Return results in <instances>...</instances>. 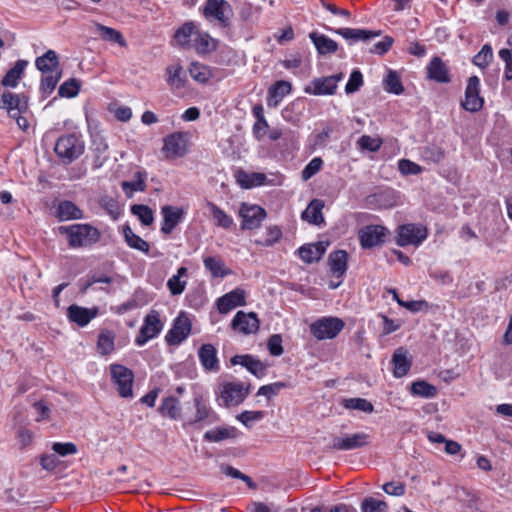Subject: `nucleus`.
<instances>
[{
	"mask_svg": "<svg viewBox=\"0 0 512 512\" xmlns=\"http://www.w3.org/2000/svg\"><path fill=\"white\" fill-rule=\"evenodd\" d=\"M27 65L28 62L26 60L20 59L16 61L14 66L10 70H8L7 73L4 75L1 81L2 85L11 88L16 87Z\"/></svg>",
	"mask_w": 512,
	"mask_h": 512,
	"instance_id": "f704fd0d",
	"label": "nucleus"
},
{
	"mask_svg": "<svg viewBox=\"0 0 512 512\" xmlns=\"http://www.w3.org/2000/svg\"><path fill=\"white\" fill-rule=\"evenodd\" d=\"M343 79V74L315 78L310 85L305 88L307 94L312 95H333L337 89L338 83Z\"/></svg>",
	"mask_w": 512,
	"mask_h": 512,
	"instance_id": "f8f14e48",
	"label": "nucleus"
},
{
	"mask_svg": "<svg viewBox=\"0 0 512 512\" xmlns=\"http://www.w3.org/2000/svg\"><path fill=\"white\" fill-rule=\"evenodd\" d=\"M110 374L119 395L123 398H132L134 382L132 370L120 364H111Z\"/></svg>",
	"mask_w": 512,
	"mask_h": 512,
	"instance_id": "39448f33",
	"label": "nucleus"
},
{
	"mask_svg": "<svg viewBox=\"0 0 512 512\" xmlns=\"http://www.w3.org/2000/svg\"><path fill=\"white\" fill-rule=\"evenodd\" d=\"M238 214L242 219V230H253L259 228L267 216L264 208L248 203L241 204Z\"/></svg>",
	"mask_w": 512,
	"mask_h": 512,
	"instance_id": "1a4fd4ad",
	"label": "nucleus"
},
{
	"mask_svg": "<svg viewBox=\"0 0 512 512\" xmlns=\"http://www.w3.org/2000/svg\"><path fill=\"white\" fill-rule=\"evenodd\" d=\"M189 74L199 83H206L212 77L211 69L207 65L198 62L191 63Z\"/></svg>",
	"mask_w": 512,
	"mask_h": 512,
	"instance_id": "a18cd8bd",
	"label": "nucleus"
},
{
	"mask_svg": "<svg viewBox=\"0 0 512 512\" xmlns=\"http://www.w3.org/2000/svg\"><path fill=\"white\" fill-rule=\"evenodd\" d=\"M399 171L403 175H417L422 171V167L408 159H401L398 162Z\"/></svg>",
	"mask_w": 512,
	"mask_h": 512,
	"instance_id": "e2e57ef3",
	"label": "nucleus"
},
{
	"mask_svg": "<svg viewBox=\"0 0 512 512\" xmlns=\"http://www.w3.org/2000/svg\"><path fill=\"white\" fill-rule=\"evenodd\" d=\"M428 236V230L421 224H403L397 229V244L400 247L407 245L418 246Z\"/></svg>",
	"mask_w": 512,
	"mask_h": 512,
	"instance_id": "423d86ee",
	"label": "nucleus"
},
{
	"mask_svg": "<svg viewBox=\"0 0 512 512\" xmlns=\"http://www.w3.org/2000/svg\"><path fill=\"white\" fill-rule=\"evenodd\" d=\"M97 29L103 39L117 43L122 47L126 45V42L119 31L100 24L97 26Z\"/></svg>",
	"mask_w": 512,
	"mask_h": 512,
	"instance_id": "5fc2aeb1",
	"label": "nucleus"
},
{
	"mask_svg": "<svg viewBox=\"0 0 512 512\" xmlns=\"http://www.w3.org/2000/svg\"><path fill=\"white\" fill-rule=\"evenodd\" d=\"M265 416L263 411H243L239 415H237V420H239L244 426L250 428L253 423L262 420Z\"/></svg>",
	"mask_w": 512,
	"mask_h": 512,
	"instance_id": "4d7b16f0",
	"label": "nucleus"
},
{
	"mask_svg": "<svg viewBox=\"0 0 512 512\" xmlns=\"http://www.w3.org/2000/svg\"><path fill=\"white\" fill-rule=\"evenodd\" d=\"M427 75L438 83L450 82L449 71L446 64L439 58L434 57L427 65Z\"/></svg>",
	"mask_w": 512,
	"mask_h": 512,
	"instance_id": "a878e982",
	"label": "nucleus"
},
{
	"mask_svg": "<svg viewBox=\"0 0 512 512\" xmlns=\"http://www.w3.org/2000/svg\"><path fill=\"white\" fill-rule=\"evenodd\" d=\"M388 230L381 225H368L359 231L360 244L365 249L378 246L385 242Z\"/></svg>",
	"mask_w": 512,
	"mask_h": 512,
	"instance_id": "dca6fc26",
	"label": "nucleus"
},
{
	"mask_svg": "<svg viewBox=\"0 0 512 512\" xmlns=\"http://www.w3.org/2000/svg\"><path fill=\"white\" fill-rule=\"evenodd\" d=\"M391 362L393 365V375L396 378L407 375L412 365L411 356L403 347H399L394 351Z\"/></svg>",
	"mask_w": 512,
	"mask_h": 512,
	"instance_id": "4be33fe9",
	"label": "nucleus"
},
{
	"mask_svg": "<svg viewBox=\"0 0 512 512\" xmlns=\"http://www.w3.org/2000/svg\"><path fill=\"white\" fill-rule=\"evenodd\" d=\"M56 216L60 221L82 219V211L71 201H62L59 203Z\"/></svg>",
	"mask_w": 512,
	"mask_h": 512,
	"instance_id": "72a5a7b5",
	"label": "nucleus"
},
{
	"mask_svg": "<svg viewBox=\"0 0 512 512\" xmlns=\"http://www.w3.org/2000/svg\"><path fill=\"white\" fill-rule=\"evenodd\" d=\"M480 80L477 76L468 78L465 90V99L462 102V107L469 112L479 111L484 104V100L480 97Z\"/></svg>",
	"mask_w": 512,
	"mask_h": 512,
	"instance_id": "4468645a",
	"label": "nucleus"
},
{
	"mask_svg": "<svg viewBox=\"0 0 512 512\" xmlns=\"http://www.w3.org/2000/svg\"><path fill=\"white\" fill-rule=\"evenodd\" d=\"M345 323L337 317H323L310 325L311 334L318 340L335 338L344 328Z\"/></svg>",
	"mask_w": 512,
	"mask_h": 512,
	"instance_id": "20e7f679",
	"label": "nucleus"
},
{
	"mask_svg": "<svg viewBox=\"0 0 512 512\" xmlns=\"http://www.w3.org/2000/svg\"><path fill=\"white\" fill-rule=\"evenodd\" d=\"M291 83L284 80L276 81L268 90L267 105L277 107L279 102L291 92Z\"/></svg>",
	"mask_w": 512,
	"mask_h": 512,
	"instance_id": "cd10ccee",
	"label": "nucleus"
},
{
	"mask_svg": "<svg viewBox=\"0 0 512 512\" xmlns=\"http://www.w3.org/2000/svg\"><path fill=\"white\" fill-rule=\"evenodd\" d=\"M323 165V161L320 157L313 158L302 170L301 176L304 181L309 180L312 178L315 174H317Z\"/></svg>",
	"mask_w": 512,
	"mask_h": 512,
	"instance_id": "13d9d810",
	"label": "nucleus"
},
{
	"mask_svg": "<svg viewBox=\"0 0 512 512\" xmlns=\"http://www.w3.org/2000/svg\"><path fill=\"white\" fill-rule=\"evenodd\" d=\"M343 406L350 410H359L365 413L373 412V405L364 398H348L343 400Z\"/></svg>",
	"mask_w": 512,
	"mask_h": 512,
	"instance_id": "de8ad7c7",
	"label": "nucleus"
},
{
	"mask_svg": "<svg viewBox=\"0 0 512 512\" xmlns=\"http://www.w3.org/2000/svg\"><path fill=\"white\" fill-rule=\"evenodd\" d=\"M299 257L306 263L318 261L321 258V252L314 251L313 245H304L298 249Z\"/></svg>",
	"mask_w": 512,
	"mask_h": 512,
	"instance_id": "052dcab7",
	"label": "nucleus"
},
{
	"mask_svg": "<svg viewBox=\"0 0 512 512\" xmlns=\"http://www.w3.org/2000/svg\"><path fill=\"white\" fill-rule=\"evenodd\" d=\"M52 449L55 453L60 456H67L71 454H75L77 452V447L73 443H60L56 442L53 444Z\"/></svg>",
	"mask_w": 512,
	"mask_h": 512,
	"instance_id": "774afa93",
	"label": "nucleus"
},
{
	"mask_svg": "<svg viewBox=\"0 0 512 512\" xmlns=\"http://www.w3.org/2000/svg\"><path fill=\"white\" fill-rule=\"evenodd\" d=\"M385 493L391 496L400 497L406 492V485L402 482H387L382 486Z\"/></svg>",
	"mask_w": 512,
	"mask_h": 512,
	"instance_id": "69168bd1",
	"label": "nucleus"
},
{
	"mask_svg": "<svg viewBox=\"0 0 512 512\" xmlns=\"http://www.w3.org/2000/svg\"><path fill=\"white\" fill-rule=\"evenodd\" d=\"M230 362L232 365H242L257 378H262L266 374V366L252 355H235Z\"/></svg>",
	"mask_w": 512,
	"mask_h": 512,
	"instance_id": "5701e85b",
	"label": "nucleus"
},
{
	"mask_svg": "<svg viewBox=\"0 0 512 512\" xmlns=\"http://www.w3.org/2000/svg\"><path fill=\"white\" fill-rule=\"evenodd\" d=\"M62 77V71L57 73L44 74L41 78L40 90L44 96L50 95L56 88L59 80Z\"/></svg>",
	"mask_w": 512,
	"mask_h": 512,
	"instance_id": "49530a36",
	"label": "nucleus"
},
{
	"mask_svg": "<svg viewBox=\"0 0 512 512\" xmlns=\"http://www.w3.org/2000/svg\"><path fill=\"white\" fill-rule=\"evenodd\" d=\"M99 314V308L94 306L86 308L77 304H72L67 308V318L70 322L79 327L87 326Z\"/></svg>",
	"mask_w": 512,
	"mask_h": 512,
	"instance_id": "f3484780",
	"label": "nucleus"
},
{
	"mask_svg": "<svg viewBox=\"0 0 512 512\" xmlns=\"http://www.w3.org/2000/svg\"><path fill=\"white\" fill-rule=\"evenodd\" d=\"M163 323L157 311H150L144 318L135 344L139 347L146 344L150 339L155 338L162 330Z\"/></svg>",
	"mask_w": 512,
	"mask_h": 512,
	"instance_id": "9b49d317",
	"label": "nucleus"
},
{
	"mask_svg": "<svg viewBox=\"0 0 512 512\" xmlns=\"http://www.w3.org/2000/svg\"><path fill=\"white\" fill-rule=\"evenodd\" d=\"M123 235L125 242L130 248L141 251L143 253L149 252L150 246L148 242L143 240L140 236L136 235L130 226H124Z\"/></svg>",
	"mask_w": 512,
	"mask_h": 512,
	"instance_id": "58836bf2",
	"label": "nucleus"
},
{
	"mask_svg": "<svg viewBox=\"0 0 512 512\" xmlns=\"http://www.w3.org/2000/svg\"><path fill=\"white\" fill-rule=\"evenodd\" d=\"M188 276V270L186 267H179L177 270V274L173 275L167 281V287L172 295H180L186 287V280H181L182 278H186Z\"/></svg>",
	"mask_w": 512,
	"mask_h": 512,
	"instance_id": "ea45409f",
	"label": "nucleus"
},
{
	"mask_svg": "<svg viewBox=\"0 0 512 512\" xmlns=\"http://www.w3.org/2000/svg\"><path fill=\"white\" fill-rule=\"evenodd\" d=\"M492 59V47L489 44H485L481 50L473 57V64L481 69H484L491 63Z\"/></svg>",
	"mask_w": 512,
	"mask_h": 512,
	"instance_id": "8fccbe9b",
	"label": "nucleus"
},
{
	"mask_svg": "<svg viewBox=\"0 0 512 512\" xmlns=\"http://www.w3.org/2000/svg\"><path fill=\"white\" fill-rule=\"evenodd\" d=\"M198 357L206 371L217 372L219 370L217 350L212 344H203L199 348Z\"/></svg>",
	"mask_w": 512,
	"mask_h": 512,
	"instance_id": "b1692460",
	"label": "nucleus"
},
{
	"mask_svg": "<svg viewBox=\"0 0 512 512\" xmlns=\"http://www.w3.org/2000/svg\"><path fill=\"white\" fill-rule=\"evenodd\" d=\"M248 394L249 386L244 387L242 383H226L220 391L219 405L225 407L237 406L245 400Z\"/></svg>",
	"mask_w": 512,
	"mask_h": 512,
	"instance_id": "9d476101",
	"label": "nucleus"
},
{
	"mask_svg": "<svg viewBox=\"0 0 512 512\" xmlns=\"http://www.w3.org/2000/svg\"><path fill=\"white\" fill-rule=\"evenodd\" d=\"M203 15L209 21H216L221 27H227L233 16V10L225 0H206Z\"/></svg>",
	"mask_w": 512,
	"mask_h": 512,
	"instance_id": "7ed1b4c3",
	"label": "nucleus"
},
{
	"mask_svg": "<svg viewBox=\"0 0 512 512\" xmlns=\"http://www.w3.org/2000/svg\"><path fill=\"white\" fill-rule=\"evenodd\" d=\"M286 387V383L284 382H275L268 385H263L258 389L257 395L265 396L268 399L277 395L281 389Z\"/></svg>",
	"mask_w": 512,
	"mask_h": 512,
	"instance_id": "680f3d73",
	"label": "nucleus"
},
{
	"mask_svg": "<svg viewBox=\"0 0 512 512\" xmlns=\"http://www.w3.org/2000/svg\"><path fill=\"white\" fill-rule=\"evenodd\" d=\"M370 436L364 432L334 436L328 446L330 450L348 451L368 446Z\"/></svg>",
	"mask_w": 512,
	"mask_h": 512,
	"instance_id": "6e6552de",
	"label": "nucleus"
},
{
	"mask_svg": "<svg viewBox=\"0 0 512 512\" xmlns=\"http://www.w3.org/2000/svg\"><path fill=\"white\" fill-rule=\"evenodd\" d=\"M246 293L241 288H236L217 300L219 313L226 314L238 306L245 305Z\"/></svg>",
	"mask_w": 512,
	"mask_h": 512,
	"instance_id": "aec40b11",
	"label": "nucleus"
},
{
	"mask_svg": "<svg viewBox=\"0 0 512 512\" xmlns=\"http://www.w3.org/2000/svg\"><path fill=\"white\" fill-rule=\"evenodd\" d=\"M131 212L133 215L137 216L140 222L148 226L154 221V214L150 207L142 204H135L131 207Z\"/></svg>",
	"mask_w": 512,
	"mask_h": 512,
	"instance_id": "09e8293b",
	"label": "nucleus"
},
{
	"mask_svg": "<svg viewBox=\"0 0 512 512\" xmlns=\"http://www.w3.org/2000/svg\"><path fill=\"white\" fill-rule=\"evenodd\" d=\"M238 431L233 426H222L208 430L204 434V440L208 442H221L227 439H235Z\"/></svg>",
	"mask_w": 512,
	"mask_h": 512,
	"instance_id": "c756f323",
	"label": "nucleus"
},
{
	"mask_svg": "<svg viewBox=\"0 0 512 512\" xmlns=\"http://www.w3.org/2000/svg\"><path fill=\"white\" fill-rule=\"evenodd\" d=\"M206 207L209 209L216 226L225 230H229L232 228V226L234 225V220L223 209H221L215 203L210 201L206 203Z\"/></svg>",
	"mask_w": 512,
	"mask_h": 512,
	"instance_id": "7c9ffc66",
	"label": "nucleus"
},
{
	"mask_svg": "<svg viewBox=\"0 0 512 512\" xmlns=\"http://www.w3.org/2000/svg\"><path fill=\"white\" fill-rule=\"evenodd\" d=\"M193 47L199 54H207L216 49V40L208 33L197 30L192 39Z\"/></svg>",
	"mask_w": 512,
	"mask_h": 512,
	"instance_id": "c9c22d12",
	"label": "nucleus"
},
{
	"mask_svg": "<svg viewBox=\"0 0 512 512\" xmlns=\"http://www.w3.org/2000/svg\"><path fill=\"white\" fill-rule=\"evenodd\" d=\"M197 30L193 22H187L175 32V41L180 46H186L189 42H192Z\"/></svg>",
	"mask_w": 512,
	"mask_h": 512,
	"instance_id": "37998d69",
	"label": "nucleus"
},
{
	"mask_svg": "<svg viewBox=\"0 0 512 512\" xmlns=\"http://www.w3.org/2000/svg\"><path fill=\"white\" fill-rule=\"evenodd\" d=\"M159 411L162 415L177 420L181 416V406L177 398L167 397L163 400Z\"/></svg>",
	"mask_w": 512,
	"mask_h": 512,
	"instance_id": "79ce46f5",
	"label": "nucleus"
},
{
	"mask_svg": "<svg viewBox=\"0 0 512 512\" xmlns=\"http://www.w3.org/2000/svg\"><path fill=\"white\" fill-rule=\"evenodd\" d=\"M85 149L84 142L76 134L61 136L54 147L57 156L65 164H70L79 158Z\"/></svg>",
	"mask_w": 512,
	"mask_h": 512,
	"instance_id": "f03ea898",
	"label": "nucleus"
},
{
	"mask_svg": "<svg viewBox=\"0 0 512 512\" xmlns=\"http://www.w3.org/2000/svg\"><path fill=\"white\" fill-rule=\"evenodd\" d=\"M115 349V334L114 332L103 329L100 331L97 340V351L101 355H109Z\"/></svg>",
	"mask_w": 512,
	"mask_h": 512,
	"instance_id": "e433bc0d",
	"label": "nucleus"
},
{
	"mask_svg": "<svg viewBox=\"0 0 512 512\" xmlns=\"http://www.w3.org/2000/svg\"><path fill=\"white\" fill-rule=\"evenodd\" d=\"M348 254L344 250H337L329 255V266L332 274L341 277L347 270Z\"/></svg>",
	"mask_w": 512,
	"mask_h": 512,
	"instance_id": "2f4dec72",
	"label": "nucleus"
},
{
	"mask_svg": "<svg viewBox=\"0 0 512 512\" xmlns=\"http://www.w3.org/2000/svg\"><path fill=\"white\" fill-rule=\"evenodd\" d=\"M32 408L36 413L35 421L41 422L47 420L50 416V408L44 401H36L32 404Z\"/></svg>",
	"mask_w": 512,
	"mask_h": 512,
	"instance_id": "338daca9",
	"label": "nucleus"
},
{
	"mask_svg": "<svg viewBox=\"0 0 512 512\" xmlns=\"http://www.w3.org/2000/svg\"><path fill=\"white\" fill-rule=\"evenodd\" d=\"M386 91L400 95L403 93L404 88L398 74L395 71L389 70L384 80Z\"/></svg>",
	"mask_w": 512,
	"mask_h": 512,
	"instance_id": "3c124183",
	"label": "nucleus"
},
{
	"mask_svg": "<svg viewBox=\"0 0 512 512\" xmlns=\"http://www.w3.org/2000/svg\"><path fill=\"white\" fill-rule=\"evenodd\" d=\"M146 174L141 171L135 173V179L132 181H123L121 187L128 198H131L137 191L143 192L146 189Z\"/></svg>",
	"mask_w": 512,
	"mask_h": 512,
	"instance_id": "4c0bfd02",
	"label": "nucleus"
},
{
	"mask_svg": "<svg viewBox=\"0 0 512 512\" xmlns=\"http://www.w3.org/2000/svg\"><path fill=\"white\" fill-rule=\"evenodd\" d=\"M363 85V75L359 70H353L345 86L347 94L355 93Z\"/></svg>",
	"mask_w": 512,
	"mask_h": 512,
	"instance_id": "bf43d9fd",
	"label": "nucleus"
},
{
	"mask_svg": "<svg viewBox=\"0 0 512 512\" xmlns=\"http://www.w3.org/2000/svg\"><path fill=\"white\" fill-rule=\"evenodd\" d=\"M309 38L313 42L318 54L320 55L332 54L335 53L338 49L337 42L324 34L311 32L309 34Z\"/></svg>",
	"mask_w": 512,
	"mask_h": 512,
	"instance_id": "c85d7f7f",
	"label": "nucleus"
},
{
	"mask_svg": "<svg viewBox=\"0 0 512 512\" xmlns=\"http://www.w3.org/2000/svg\"><path fill=\"white\" fill-rule=\"evenodd\" d=\"M411 391L414 395L425 398H433L437 393L436 387L425 381L414 382L411 386Z\"/></svg>",
	"mask_w": 512,
	"mask_h": 512,
	"instance_id": "603ef678",
	"label": "nucleus"
},
{
	"mask_svg": "<svg viewBox=\"0 0 512 512\" xmlns=\"http://www.w3.org/2000/svg\"><path fill=\"white\" fill-rule=\"evenodd\" d=\"M324 208V202L320 199H313L302 212L301 218L313 225H321L324 223V217L322 210Z\"/></svg>",
	"mask_w": 512,
	"mask_h": 512,
	"instance_id": "bb28decb",
	"label": "nucleus"
},
{
	"mask_svg": "<svg viewBox=\"0 0 512 512\" xmlns=\"http://www.w3.org/2000/svg\"><path fill=\"white\" fill-rule=\"evenodd\" d=\"M335 33L341 35L346 40L366 41L380 35V31H370L365 29L339 28Z\"/></svg>",
	"mask_w": 512,
	"mask_h": 512,
	"instance_id": "473e14b6",
	"label": "nucleus"
},
{
	"mask_svg": "<svg viewBox=\"0 0 512 512\" xmlns=\"http://www.w3.org/2000/svg\"><path fill=\"white\" fill-rule=\"evenodd\" d=\"M167 83L172 89H180L184 87V72L179 64H173L166 68Z\"/></svg>",
	"mask_w": 512,
	"mask_h": 512,
	"instance_id": "a19ab883",
	"label": "nucleus"
},
{
	"mask_svg": "<svg viewBox=\"0 0 512 512\" xmlns=\"http://www.w3.org/2000/svg\"><path fill=\"white\" fill-rule=\"evenodd\" d=\"M161 215L163 217L161 232L168 235L183 220L185 209L183 207L165 205L161 208Z\"/></svg>",
	"mask_w": 512,
	"mask_h": 512,
	"instance_id": "6ab92c4d",
	"label": "nucleus"
},
{
	"mask_svg": "<svg viewBox=\"0 0 512 512\" xmlns=\"http://www.w3.org/2000/svg\"><path fill=\"white\" fill-rule=\"evenodd\" d=\"M498 54L501 60L505 63L504 78L508 81L512 80V50L501 49Z\"/></svg>",
	"mask_w": 512,
	"mask_h": 512,
	"instance_id": "0e129e2a",
	"label": "nucleus"
},
{
	"mask_svg": "<svg viewBox=\"0 0 512 512\" xmlns=\"http://www.w3.org/2000/svg\"><path fill=\"white\" fill-rule=\"evenodd\" d=\"M232 327L243 334L255 333L259 329V320L253 312L238 311L232 320Z\"/></svg>",
	"mask_w": 512,
	"mask_h": 512,
	"instance_id": "412c9836",
	"label": "nucleus"
},
{
	"mask_svg": "<svg viewBox=\"0 0 512 512\" xmlns=\"http://www.w3.org/2000/svg\"><path fill=\"white\" fill-rule=\"evenodd\" d=\"M36 68L43 74L57 73L62 71L57 53L54 50H48L42 56L35 60Z\"/></svg>",
	"mask_w": 512,
	"mask_h": 512,
	"instance_id": "393cba45",
	"label": "nucleus"
},
{
	"mask_svg": "<svg viewBox=\"0 0 512 512\" xmlns=\"http://www.w3.org/2000/svg\"><path fill=\"white\" fill-rule=\"evenodd\" d=\"M79 90L80 82L75 78H71L60 85L58 95L64 98H72L78 95Z\"/></svg>",
	"mask_w": 512,
	"mask_h": 512,
	"instance_id": "864d4df0",
	"label": "nucleus"
},
{
	"mask_svg": "<svg viewBox=\"0 0 512 512\" xmlns=\"http://www.w3.org/2000/svg\"><path fill=\"white\" fill-rule=\"evenodd\" d=\"M0 108L5 109L9 116H17L27 110V98L23 94L4 92L1 96Z\"/></svg>",
	"mask_w": 512,
	"mask_h": 512,
	"instance_id": "a211bd4d",
	"label": "nucleus"
},
{
	"mask_svg": "<svg viewBox=\"0 0 512 512\" xmlns=\"http://www.w3.org/2000/svg\"><path fill=\"white\" fill-rule=\"evenodd\" d=\"M62 234L68 237V244L72 248L88 247L96 244L101 237L100 231L90 224H73L59 228Z\"/></svg>",
	"mask_w": 512,
	"mask_h": 512,
	"instance_id": "f257e3e1",
	"label": "nucleus"
},
{
	"mask_svg": "<svg viewBox=\"0 0 512 512\" xmlns=\"http://www.w3.org/2000/svg\"><path fill=\"white\" fill-rule=\"evenodd\" d=\"M163 142L162 152L165 155V158L174 159L186 154L187 146L184 133H172L166 136Z\"/></svg>",
	"mask_w": 512,
	"mask_h": 512,
	"instance_id": "2eb2a0df",
	"label": "nucleus"
},
{
	"mask_svg": "<svg viewBox=\"0 0 512 512\" xmlns=\"http://www.w3.org/2000/svg\"><path fill=\"white\" fill-rule=\"evenodd\" d=\"M195 413L193 417L187 419L184 426H194L197 424H213L218 421L217 414L209 406L203 395L195 394L193 398Z\"/></svg>",
	"mask_w": 512,
	"mask_h": 512,
	"instance_id": "0eeeda50",
	"label": "nucleus"
},
{
	"mask_svg": "<svg viewBox=\"0 0 512 512\" xmlns=\"http://www.w3.org/2000/svg\"><path fill=\"white\" fill-rule=\"evenodd\" d=\"M204 267L212 274L213 277L223 278L230 273L224 268V262L219 257L207 256L203 260Z\"/></svg>",
	"mask_w": 512,
	"mask_h": 512,
	"instance_id": "c03bdc74",
	"label": "nucleus"
},
{
	"mask_svg": "<svg viewBox=\"0 0 512 512\" xmlns=\"http://www.w3.org/2000/svg\"><path fill=\"white\" fill-rule=\"evenodd\" d=\"M387 509L388 505L385 501L372 497L365 498L361 504L362 512H385Z\"/></svg>",
	"mask_w": 512,
	"mask_h": 512,
	"instance_id": "6e6d98bb",
	"label": "nucleus"
},
{
	"mask_svg": "<svg viewBox=\"0 0 512 512\" xmlns=\"http://www.w3.org/2000/svg\"><path fill=\"white\" fill-rule=\"evenodd\" d=\"M192 324L188 316L181 312L174 320L172 328L166 334V341L169 345H179L191 333Z\"/></svg>",
	"mask_w": 512,
	"mask_h": 512,
	"instance_id": "ddd939ff",
	"label": "nucleus"
}]
</instances>
